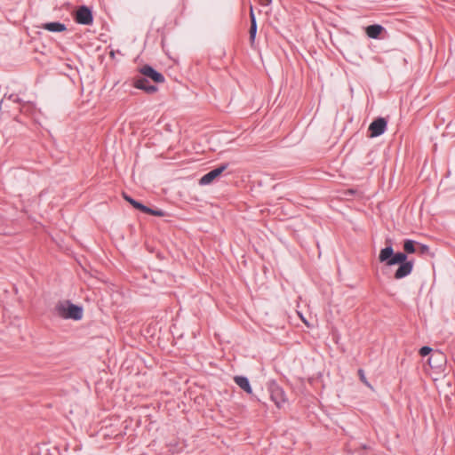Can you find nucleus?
I'll list each match as a JSON object with an SVG mask.
<instances>
[{"instance_id": "f257e3e1", "label": "nucleus", "mask_w": 455, "mask_h": 455, "mask_svg": "<svg viewBox=\"0 0 455 455\" xmlns=\"http://www.w3.org/2000/svg\"><path fill=\"white\" fill-rule=\"evenodd\" d=\"M379 259L381 263H386L387 266L400 264L395 273V279H402L409 275L413 268V262L407 260V255L403 252L394 253L391 245L380 250Z\"/></svg>"}, {"instance_id": "f03ea898", "label": "nucleus", "mask_w": 455, "mask_h": 455, "mask_svg": "<svg viewBox=\"0 0 455 455\" xmlns=\"http://www.w3.org/2000/svg\"><path fill=\"white\" fill-rule=\"evenodd\" d=\"M54 313L60 318L78 321L83 318L84 310L82 307L66 300L56 304Z\"/></svg>"}, {"instance_id": "7ed1b4c3", "label": "nucleus", "mask_w": 455, "mask_h": 455, "mask_svg": "<svg viewBox=\"0 0 455 455\" xmlns=\"http://www.w3.org/2000/svg\"><path fill=\"white\" fill-rule=\"evenodd\" d=\"M228 164H221L220 166L212 170L208 173L204 174L200 180L199 184L201 186H206L211 184L215 179H217L227 168Z\"/></svg>"}, {"instance_id": "20e7f679", "label": "nucleus", "mask_w": 455, "mask_h": 455, "mask_svg": "<svg viewBox=\"0 0 455 455\" xmlns=\"http://www.w3.org/2000/svg\"><path fill=\"white\" fill-rule=\"evenodd\" d=\"M76 21L83 25H90L92 23V14L91 10L86 6H81L76 12Z\"/></svg>"}, {"instance_id": "39448f33", "label": "nucleus", "mask_w": 455, "mask_h": 455, "mask_svg": "<svg viewBox=\"0 0 455 455\" xmlns=\"http://www.w3.org/2000/svg\"><path fill=\"white\" fill-rule=\"evenodd\" d=\"M387 129V121L383 117L375 119L369 126L371 137H378L385 132Z\"/></svg>"}, {"instance_id": "423d86ee", "label": "nucleus", "mask_w": 455, "mask_h": 455, "mask_svg": "<svg viewBox=\"0 0 455 455\" xmlns=\"http://www.w3.org/2000/svg\"><path fill=\"white\" fill-rule=\"evenodd\" d=\"M140 73L156 84H163L165 82L164 76L150 66L146 65L142 67Z\"/></svg>"}, {"instance_id": "0eeeda50", "label": "nucleus", "mask_w": 455, "mask_h": 455, "mask_svg": "<svg viewBox=\"0 0 455 455\" xmlns=\"http://www.w3.org/2000/svg\"><path fill=\"white\" fill-rule=\"evenodd\" d=\"M271 399L279 408H281L287 401L284 391L277 386L271 388Z\"/></svg>"}, {"instance_id": "6e6552de", "label": "nucleus", "mask_w": 455, "mask_h": 455, "mask_svg": "<svg viewBox=\"0 0 455 455\" xmlns=\"http://www.w3.org/2000/svg\"><path fill=\"white\" fill-rule=\"evenodd\" d=\"M383 30V27L378 24L370 25L365 28L366 35L373 39L378 38Z\"/></svg>"}, {"instance_id": "1a4fd4ad", "label": "nucleus", "mask_w": 455, "mask_h": 455, "mask_svg": "<svg viewBox=\"0 0 455 455\" xmlns=\"http://www.w3.org/2000/svg\"><path fill=\"white\" fill-rule=\"evenodd\" d=\"M235 382L236 385L244 390L248 394H251L252 390L249 382V379L243 376H236L235 377Z\"/></svg>"}, {"instance_id": "9d476101", "label": "nucleus", "mask_w": 455, "mask_h": 455, "mask_svg": "<svg viewBox=\"0 0 455 455\" xmlns=\"http://www.w3.org/2000/svg\"><path fill=\"white\" fill-rule=\"evenodd\" d=\"M42 28L50 32H62L65 31L66 26L60 22H48L42 25Z\"/></svg>"}, {"instance_id": "9b49d317", "label": "nucleus", "mask_w": 455, "mask_h": 455, "mask_svg": "<svg viewBox=\"0 0 455 455\" xmlns=\"http://www.w3.org/2000/svg\"><path fill=\"white\" fill-rule=\"evenodd\" d=\"M250 18H251V28H250V39L253 41L255 39L256 32H257V23L254 16L253 9L251 6L250 10Z\"/></svg>"}, {"instance_id": "f8f14e48", "label": "nucleus", "mask_w": 455, "mask_h": 455, "mask_svg": "<svg viewBox=\"0 0 455 455\" xmlns=\"http://www.w3.org/2000/svg\"><path fill=\"white\" fill-rule=\"evenodd\" d=\"M403 250L407 252V253H413L416 251V249H415V242L413 240H405L404 241V243H403Z\"/></svg>"}, {"instance_id": "ddd939ff", "label": "nucleus", "mask_w": 455, "mask_h": 455, "mask_svg": "<svg viewBox=\"0 0 455 455\" xmlns=\"http://www.w3.org/2000/svg\"><path fill=\"white\" fill-rule=\"evenodd\" d=\"M132 205L134 208H136L138 210H140L143 212H146V211H150V208H148V206H146V205H144V204H140V203H139V202H137L135 200L132 202Z\"/></svg>"}, {"instance_id": "4468645a", "label": "nucleus", "mask_w": 455, "mask_h": 455, "mask_svg": "<svg viewBox=\"0 0 455 455\" xmlns=\"http://www.w3.org/2000/svg\"><path fill=\"white\" fill-rule=\"evenodd\" d=\"M432 351V348L429 347H422L420 349H419V355L421 356H427V355L430 354V352Z\"/></svg>"}, {"instance_id": "2eb2a0df", "label": "nucleus", "mask_w": 455, "mask_h": 455, "mask_svg": "<svg viewBox=\"0 0 455 455\" xmlns=\"http://www.w3.org/2000/svg\"><path fill=\"white\" fill-rule=\"evenodd\" d=\"M146 213H149V214H152L154 216H160V217L164 215L163 211H161V210H152V209H150V211H146Z\"/></svg>"}, {"instance_id": "dca6fc26", "label": "nucleus", "mask_w": 455, "mask_h": 455, "mask_svg": "<svg viewBox=\"0 0 455 455\" xmlns=\"http://www.w3.org/2000/svg\"><path fill=\"white\" fill-rule=\"evenodd\" d=\"M140 88L143 89L145 91V92L148 94H153V93L156 92V91H157V87H140Z\"/></svg>"}, {"instance_id": "f3484780", "label": "nucleus", "mask_w": 455, "mask_h": 455, "mask_svg": "<svg viewBox=\"0 0 455 455\" xmlns=\"http://www.w3.org/2000/svg\"><path fill=\"white\" fill-rule=\"evenodd\" d=\"M419 249H420V252L421 253H425V252H427L429 248L427 245H425V244H420L419 245Z\"/></svg>"}, {"instance_id": "a211bd4d", "label": "nucleus", "mask_w": 455, "mask_h": 455, "mask_svg": "<svg viewBox=\"0 0 455 455\" xmlns=\"http://www.w3.org/2000/svg\"><path fill=\"white\" fill-rule=\"evenodd\" d=\"M359 374L361 376V379L362 381H363L368 387H371L370 384L367 382V380L365 379V377H364V374H363V371L362 370L359 371Z\"/></svg>"}, {"instance_id": "6ab92c4d", "label": "nucleus", "mask_w": 455, "mask_h": 455, "mask_svg": "<svg viewBox=\"0 0 455 455\" xmlns=\"http://www.w3.org/2000/svg\"><path fill=\"white\" fill-rule=\"evenodd\" d=\"M124 199L129 202L131 204H132V202L134 201V199H132L131 196H127V195H124Z\"/></svg>"}, {"instance_id": "aec40b11", "label": "nucleus", "mask_w": 455, "mask_h": 455, "mask_svg": "<svg viewBox=\"0 0 455 455\" xmlns=\"http://www.w3.org/2000/svg\"><path fill=\"white\" fill-rule=\"evenodd\" d=\"M299 316H300L301 320L304 322V323H306L307 325H308V323H307V320H306V319H305L301 315H299Z\"/></svg>"}, {"instance_id": "412c9836", "label": "nucleus", "mask_w": 455, "mask_h": 455, "mask_svg": "<svg viewBox=\"0 0 455 455\" xmlns=\"http://www.w3.org/2000/svg\"><path fill=\"white\" fill-rule=\"evenodd\" d=\"M267 4H270L272 0H266Z\"/></svg>"}]
</instances>
